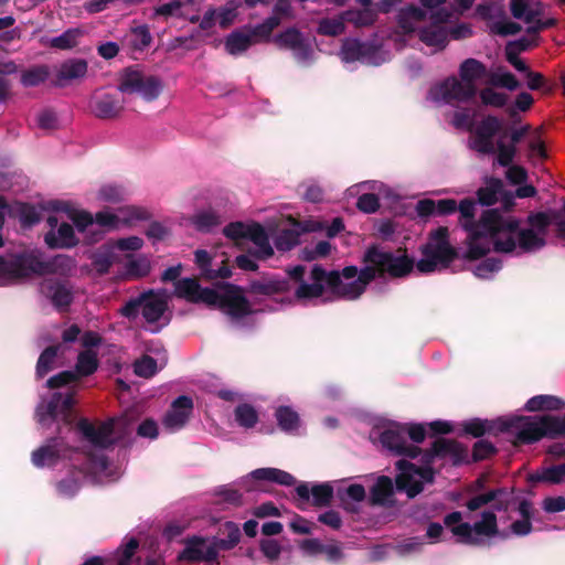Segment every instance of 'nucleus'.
I'll return each mask as SVG.
<instances>
[{"instance_id":"obj_1","label":"nucleus","mask_w":565,"mask_h":565,"mask_svg":"<svg viewBox=\"0 0 565 565\" xmlns=\"http://www.w3.org/2000/svg\"><path fill=\"white\" fill-rule=\"evenodd\" d=\"M362 263L365 266L361 269L351 265L345 266L341 271H327L321 265H315L310 271L312 284L303 281L298 285L295 290L296 299L309 300L321 297L324 292L322 282H326L334 295L355 300L376 278H384L386 275L392 278H403L414 269V262L407 254L395 255L376 245L366 248Z\"/></svg>"},{"instance_id":"obj_2","label":"nucleus","mask_w":565,"mask_h":565,"mask_svg":"<svg viewBox=\"0 0 565 565\" xmlns=\"http://www.w3.org/2000/svg\"><path fill=\"white\" fill-rule=\"evenodd\" d=\"M76 268L72 256L58 254L46 260L33 252L0 255V277L11 280L28 278L31 275H57L70 277Z\"/></svg>"},{"instance_id":"obj_3","label":"nucleus","mask_w":565,"mask_h":565,"mask_svg":"<svg viewBox=\"0 0 565 565\" xmlns=\"http://www.w3.org/2000/svg\"><path fill=\"white\" fill-rule=\"evenodd\" d=\"M501 433L515 431L514 446L531 445L542 438H558L565 430V414L563 416L543 415L539 419L530 416H516L500 422Z\"/></svg>"},{"instance_id":"obj_4","label":"nucleus","mask_w":565,"mask_h":565,"mask_svg":"<svg viewBox=\"0 0 565 565\" xmlns=\"http://www.w3.org/2000/svg\"><path fill=\"white\" fill-rule=\"evenodd\" d=\"M461 520L462 514L459 511H454L444 518L445 525L451 526V533L458 537L459 543L472 546L487 544L489 546L490 543H487L481 536H499L503 540L509 536L507 532L499 530L494 511H483L481 520L475 522L473 525L468 522H461Z\"/></svg>"},{"instance_id":"obj_5","label":"nucleus","mask_w":565,"mask_h":565,"mask_svg":"<svg viewBox=\"0 0 565 565\" xmlns=\"http://www.w3.org/2000/svg\"><path fill=\"white\" fill-rule=\"evenodd\" d=\"M423 257L415 264L417 270L422 274H430L437 269H447L451 263L458 258V250L449 242V232L445 226L429 233L426 244L420 247Z\"/></svg>"},{"instance_id":"obj_6","label":"nucleus","mask_w":565,"mask_h":565,"mask_svg":"<svg viewBox=\"0 0 565 565\" xmlns=\"http://www.w3.org/2000/svg\"><path fill=\"white\" fill-rule=\"evenodd\" d=\"M457 211L460 213L461 225L467 232L477 228L514 232L519 227V220L516 217L504 218L498 209L486 210L479 221H476V201L472 199L461 200L457 204Z\"/></svg>"},{"instance_id":"obj_7","label":"nucleus","mask_w":565,"mask_h":565,"mask_svg":"<svg viewBox=\"0 0 565 565\" xmlns=\"http://www.w3.org/2000/svg\"><path fill=\"white\" fill-rule=\"evenodd\" d=\"M163 88L162 81L154 75H146L136 67H127L119 77L118 90L122 94H140L147 102L159 97Z\"/></svg>"},{"instance_id":"obj_8","label":"nucleus","mask_w":565,"mask_h":565,"mask_svg":"<svg viewBox=\"0 0 565 565\" xmlns=\"http://www.w3.org/2000/svg\"><path fill=\"white\" fill-rule=\"evenodd\" d=\"M505 234V232L503 233ZM546 239L533 228H520L514 232H507L505 236H498L493 242L494 250L498 253H512L519 246L523 252L530 253L543 248Z\"/></svg>"},{"instance_id":"obj_9","label":"nucleus","mask_w":565,"mask_h":565,"mask_svg":"<svg viewBox=\"0 0 565 565\" xmlns=\"http://www.w3.org/2000/svg\"><path fill=\"white\" fill-rule=\"evenodd\" d=\"M39 290L61 313L67 312L74 301V285L67 279L44 278L40 282Z\"/></svg>"},{"instance_id":"obj_10","label":"nucleus","mask_w":565,"mask_h":565,"mask_svg":"<svg viewBox=\"0 0 565 565\" xmlns=\"http://www.w3.org/2000/svg\"><path fill=\"white\" fill-rule=\"evenodd\" d=\"M75 391L67 393L55 392L51 395L46 403H42L36 407L38 422L45 425L47 419L55 420L58 413L62 414L65 424L72 423V411L75 404Z\"/></svg>"},{"instance_id":"obj_11","label":"nucleus","mask_w":565,"mask_h":565,"mask_svg":"<svg viewBox=\"0 0 565 565\" xmlns=\"http://www.w3.org/2000/svg\"><path fill=\"white\" fill-rule=\"evenodd\" d=\"M77 429L82 433L83 437L94 447L108 449L116 445L114 437L116 430L114 419L105 420L96 427L86 418H82L77 423Z\"/></svg>"},{"instance_id":"obj_12","label":"nucleus","mask_w":565,"mask_h":565,"mask_svg":"<svg viewBox=\"0 0 565 565\" xmlns=\"http://www.w3.org/2000/svg\"><path fill=\"white\" fill-rule=\"evenodd\" d=\"M223 296L220 309L234 319L244 318L253 312L248 299L243 294V288L230 282L221 285Z\"/></svg>"},{"instance_id":"obj_13","label":"nucleus","mask_w":565,"mask_h":565,"mask_svg":"<svg viewBox=\"0 0 565 565\" xmlns=\"http://www.w3.org/2000/svg\"><path fill=\"white\" fill-rule=\"evenodd\" d=\"M380 443L396 456L415 459L420 452L418 446L407 443L405 429L402 426L383 430L380 435Z\"/></svg>"},{"instance_id":"obj_14","label":"nucleus","mask_w":565,"mask_h":565,"mask_svg":"<svg viewBox=\"0 0 565 565\" xmlns=\"http://www.w3.org/2000/svg\"><path fill=\"white\" fill-rule=\"evenodd\" d=\"M125 108V100L119 94L95 93L89 100L90 113L99 119L117 118Z\"/></svg>"},{"instance_id":"obj_15","label":"nucleus","mask_w":565,"mask_h":565,"mask_svg":"<svg viewBox=\"0 0 565 565\" xmlns=\"http://www.w3.org/2000/svg\"><path fill=\"white\" fill-rule=\"evenodd\" d=\"M279 49L290 50L299 63L307 62L312 53L310 45L305 41L302 33L296 28H288L275 38Z\"/></svg>"},{"instance_id":"obj_16","label":"nucleus","mask_w":565,"mask_h":565,"mask_svg":"<svg viewBox=\"0 0 565 565\" xmlns=\"http://www.w3.org/2000/svg\"><path fill=\"white\" fill-rule=\"evenodd\" d=\"M207 539L203 536H192L185 541V547L179 554V561H188V562H206L210 564L216 563L218 564V553H216L212 543L203 548Z\"/></svg>"},{"instance_id":"obj_17","label":"nucleus","mask_w":565,"mask_h":565,"mask_svg":"<svg viewBox=\"0 0 565 565\" xmlns=\"http://www.w3.org/2000/svg\"><path fill=\"white\" fill-rule=\"evenodd\" d=\"M321 230V223L316 221L298 222L292 221L290 228H282L275 238V246L279 252L291 250L300 243V236L303 233Z\"/></svg>"},{"instance_id":"obj_18","label":"nucleus","mask_w":565,"mask_h":565,"mask_svg":"<svg viewBox=\"0 0 565 565\" xmlns=\"http://www.w3.org/2000/svg\"><path fill=\"white\" fill-rule=\"evenodd\" d=\"M399 473L395 478L396 489L399 492H405L409 499L415 498L424 490V482L414 479V470L416 465L406 460L399 459L395 463Z\"/></svg>"},{"instance_id":"obj_19","label":"nucleus","mask_w":565,"mask_h":565,"mask_svg":"<svg viewBox=\"0 0 565 565\" xmlns=\"http://www.w3.org/2000/svg\"><path fill=\"white\" fill-rule=\"evenodd\" d=\"M193 412V401L186 395L177 397L163 418V425L171 430L184 427Z\"/></svg>"},{"instance_id":"obj_20","label":"nucleus","mask_w":565,"mask_h":565,"mask_svg":"<svg viewBox=\"0 0 565 565\" xmlns=\"http://www.w3.org/2000/svg\"><path fill=\"white\" fill-rule=\"evenodd\" d=\"M65 444L61 437H52L32 452V463L38 468L53 467L63 457Z\"/></svg>"},{"instance_id":"obj_21","label":"nucleus","mask_w":565,"mask_h":565,"mask_svg":"<svg viewBox=\"0 0 565 565\" xmlns=\"http://www.w3.org/2000/svg\"><path fill=\"white\" fill-rule=\"evenodd\" d=\"M379 46L358 39H345L341 46V58L347 63L355 61L371 62L377 54Z\"/></svg>"},{"instance_id":"obj_22","label":"nucleus","mask_w":565,"mask_h":565,"mask_svg":"<svg viewBox=\"0 0 565 565\" xmlns=\"http://www.w3.org/2000/svg\"><path fill=\"white\" fill-rule=\"evenodd\" d=\"M505 231H486L477 228L468 232V249L465 254V259L477 260L484 257L490 250V243L488 237H493V241L501 236Z\"/></svg>"},{"instance_id":"obj_23","label":"nucleus","mask_w":565,"mask_h":565,"mask_svg":"<svg viewBox=\"0 0 565 565\" xmlns=\"http://www.w3.org/2000/svg\"><path fill=\"white\" fill-rule=\"evenodd\" d=\"M477 86L458 79L455 76L448 77L441 85L443 97L447 103L452 100L468 103L477 95Z\"/></svg>"},{"instance_id":"obj_24","label":"nucleus","mask_w":565,"mask_h":565,"mask_svg":"<svg viewBox=\"0 0 565 565\" xmlns=\"http://www.w3.org/2000/svg\"><path fill=\"white\" fill-rule=\"evenodd\" d=\"M297 495L305 502H308L312 495L315 507H328L333 499V488L329 483L315 484L311 490L308 483L301 482L296 487Z\"/></svg>"},{"instance_id":"obj_25","label":"nucleus","mask_w":565,"mask_h":565,"mask_svg":"<svg viewBox=\"0 0 565 565\" xmlns=\"http://www.w3.org/2000/svg\"><path fill=\"white\" fill-rule=\"evenodd\" d=\"M246 239L252 241L256 246V248L250 252L255 258L267 259L274 255L269 237L264 226L259 223H252L247 225Z\"/></svg>"},{"instance_id":"obj_26","label":"nucleus","mask_w":565,"mask_h":565,"mask_svg":"<svg viewBox=\"0 0 565 565\" xmlns=\"http://www.w3.org/2000/svg\"><path fill=\"white\" fill-rule=\"evenodd\" d=\"M434 451L439 455V459L449 458L454 465L468 461V448L454 439L437 438L434 441Z\"/></svg>"},{"instance_id":"obj_27","label":"nucleus","mask_w":565,"mask_h":565,"mask_svg":"<svg viewBox=\"0 0 565 565\" xmlns=\"http://www.w3.org/2000/svg\"><path fill=\"white\" fill-rule=\"evenodd\" d=\"M507 495V490L504 488L492 489L488 492L477 494L470 498L466 502V507L469 511L473 512L493 502V510L501 512L508 509L509 502L508 500H502V497Z\"/></svg>"},{"instance_id":"obj_28","label":"nucleus","mask_w":565,"mask_h":565,"mask_svg":"<svg viewBox=\"0 0 565 565\" xmlns=\"http://www.w3.org/2000/svg\"><path fill=\"white\" fill-rule=\"evenodd\" d=\"M241 529L233 521H226L218 526L217 536L212 540L216 553L220 551H231L241 541Z\"/></svg>"},{"instance_id":"obj_29","label":"nucleus","mask_w":565,"mask_h":565,"mask_svg":"<svg viewBox=\"0 0 565 565\" xmlns=\"http://www.w3.org/2000/svg\"><path fill=\"white\" fill-rule=\"evenodd\" d=\"M142 294H149L146 296L145 300H142V317L150 324L159 322L168 310V301L152 289L143 291Z\"/></svg>"},{"instance_id":"obj_30","label":"nucleus","mask_w":565,"mask_h":565,"mask_svg":"<svg viewBox=\"0 0 565 565\" xmlns=\"http://www.w3.org/2000/svg\"><path fill=\"white\" fill-rule=\"evenodd\" d=\"M88 70L87 62L84 58H70L64 61L56 74L55 85L63 87L68 82L83 78Z\"/></svg>"},{"instance_id":"obj_31","label":"nucleus","mask_w":565,"mask_h":565,"mask_svg":"<svg viewBox=\"0 0 565 565\" xmlns=\"http://www.w3.org/2000/svg\"><path fill=\"white\" fill-rule=\"evenodd\" d=\"M116 427L114 437L116 444L122 447H129L132 444V431L135 429V424L138 419V414L132 411H126L121 416L117 418H113Z\"/></svg>"},{"instance_id":"obj_32","label":"nucleus","mask_w":565,"mask_h":565,"mask_svg":"<svg viewBox=\"0 0 565 565\" xmlns=\"http://www.w3.org/2000/svg\"><path fill=\"white\" fill-rule=\"evenodd\" d=\"M45 244L51 248H72L78 244L74 228L68 223H62L57 232L49 231L44 236Z\"/></svg>"},{"instance_id":"obj_33","label":"nucleus","mask_w":565,"mask_h":565,"mask_svg":"<svg viewBox=\"0 0 565 565\" xmlns=\"http://www.w3.org/2000/svg\"><path fill=\"white\" fill-rule=\"evenodd\" d=\"M290 284L288 279L263 278L253 280L249 284L248 292L253 295L273 296L289 291Z\"/></svg>"},{"instance_id":"obj_34","label":"nucleus","mask_w":565,"mask_h":565,"mask_svg":"<svg viewBox=\"0 0 565 565\" xmlns=\"http://www.w3.org/2000/svg\"><path fill=\"white\" fill-rule=\"evenodd\" d=\"M53 211L66 212L73 221L78 232H85L94 225V216L87 211H74L70 209V203L64 201H52L49 203Z\"/></svg>"},{"instance_id":"obj_35","label":"nucleus","mask_w":565,"mask_h":565,"mask_svg":"<svg viewBox=\"0 0 565 565\" xmlns=\"http://www.w3.org/2000/svg\"><path fill=\"white\" fill-rule=\"evenodd\" d=\"M503 419L498 420H489V419H481V418H472L470 420H466L461 424L462 431L465 435H470L475 438H480L484 435H498V433H501L499 430L500 422Z\"/></svg>"},{"instance_id":"obj_36","label":"nucleus","mask_w":565,"mask_h":565,"mask_svg":"<svg viewBox=\"0 0 565 565\" xmlns=\"http://www.w3.org/2000/svg\"><path fill=\"white\" fill-rule=\"evenodd\" d=\"M249 477L256 481H270L286 487L296 483V478L291 473L278 468H258L253 470Z\"/></svg>"},{"instance_id":"obj_37","label":"nucleus","mask_w":565,"mask_h":565,"mask_svg":"<svg viewBox=\"0 0 565 565\" xmlns=\"http://www.w3.org/2000/svg\"><path fill=\"white\" fill-rule=\"evenodd\" d=\"M449 32L443 25L431 24L419 31V40L428 46L441 51L448 44Z\"/></svg>"},{"instance_id":"obj_38","label":"nucleus","mask_w":565,"mask_h":565,"mask_svg":"<svg viewBox=\"0 0 565 565\" xmlns=\"http://www.w3.org/2000/svg\"><path fill=\"white\" fill-rule=\"evenodd\" d=\"M343 19L361 29L374 25L377 21V14L374 8L349 9L343 11Z\"/></svg>"},{"instance_id":"obj_39","label":"nucleus","mask_w":565,"mask_h":565,"mask_svg":"<svg viewBox=\"0 0 565 565\" xmlns=\"http://www.w3.org/2000/svg\"><path fill=\"white\" fill-rule=\"evenodd\" d=\"M487 66L477 58H467L459 66V76L468 84L476 85V82L487 76Z\"/></svg>"},{"instance_id":"obj_40","label":"nucleus","mask_w":565,"mask_h":565,"mask_svg":"<svg viewBox=\"0 0 565 565\" xmlns=\"http://www.w3.org/2000/svg\"><path fill=\"white\" fill-rule=\"evenodd\" d=\"M252 35L245 30H235L225 39V50L231 55L246 52L253 44Z\"/></svg>"},{"instance_id":"obj_41","label":"nucleus","mask_w":565,"mask_h":565,"mask_svg":"<svg viewBox=\"0 0 565 565\" xmlns=\"http://www.w3.org/2000/svg\"><path fill=\"white\" fill-rule=\"evenodd\" d=\"M394 493L392 479L381 476L370 489V503L372 505H384Z\"/></svg>"},{"instance_id":"obj_42","label":"nucleus","mask_w":565,"mask_h":565,"mask_svg":"<svg viewBox=\"0 0 565 565\" xmlns=\"http://www.w3.org/2000/svg\"><path fill=\"white\" fill-rule=\"evenodd\" d=\"M503 190V182L498 178H489L486 185L477 191L478 202L484 206H491L497 203L499 194Z\"/></svg>"},{"instance_id":"obj_43","label":"nucleus","mask_w":565,"mask_h":565,"mask_svg":"<svg viewBox=\"0 0 565 565\" xmlns=\"http://www.w3.org/2000/svg\"><path fill=\"white\" fill-rule=\"evenodd\" d=\"M565 406V402L554 395H536L531 397L526 404L527 412L558 411Z\"/></svg>"},{"instance_id":"obj_44","label":"nucleus","mask_w":565,"mask_h":565,"mask_svg":"<svg viewBox=\"0 0 565 565\" xmlns=\"http://www.w3.org/2000/svg\"><path fill=\"white\" fill-rule=\"evenodd\" d=\"M61 345H50L45 348L40 354L35 374L39 379H43L46 374H49L55 367V361L57 358V353L60 351Z\"/></svg>"},{"instance_id":"obj_45","label":"nucleus","mask_w":565,"mask_h":565,"mask_svg":"<svg viewBox=\"0 0 565 565\" xmlns=\"http://www.w3.org/2000/svg\"><path fill=\"white\" fill-rule=\"evenodd\" d=\"M191 223L202 233H209L218 226L222 221L221 216L213 210L200 211L191 217Z\"/></svg>"},{"instance_id":"obj_46","label":"nucleus","mask_w":565,"mask_h":565,"mask_svg":"<svg viewBox=\"0 0 565 565\" xmlns=\"http://www.w3.org/2000/svg\"><path fill=\"white\" fill-rule=\"evenodd\" d=\"M98 369L97 354L92 350L83 351L77 356L75 373L77 376H89Z\"/></svg>"},{"instance_id":"obj_47","label":"nucleus","mask_w":565,"mask_h":565,"mask_svg":"<svg viewBox=\"0 0 565 565\" xmlns=\"http://www.w3.org/2000/svg\"><path fill=\"white\" fill-rule=\"evenodd\" d=\"M345 22L343 12L337 18H323L318 23L317 32L320 35L338 36L345 32Z\"/></svg>"},{"instance_id":"obj_48","label":"nucleus","mask_w":565,"mask_h":565,"mask_svg":"<svg viewBox=\"0 0 565 565\" xmlns=\"http://www.w3.org/2000/svg\"><path fill=\"white\" fill-rule=\"evenodd\" d=\"M201 286L195 278H182L175 282V296L195 303Z\"/></svg>"},{"instance_id":"obj_49","label":"nucleus","mask_w":565,"mask_h":565,"mask_svg":"<svg viewBox=\"0 0 565 565\" xmlns=\"http://www.w3.org/2000/svg\"><path fill=\"white\" fill-rule=\"evenodd\" d=\"M126 276L128 279H139L149 275L151 264L145 256L138 258L131 257L125 265Z\"/></svg>"},{"instance_id":"obj_50","label":"nucleus","mask_w":565,"mask_h":565,"mask_svg":"<svg viewBox=\"0 0 565 565\" xmlns=\"http://www.w3.org/2000/svg\"><path fill=\"white\" fill-rule=\"evenodd\" d=\"M278 426L284 431H291L299 426V415L289 406H279L275 413Z\"/></svg>"},{"instance_id":"obj_51","label":"nucleus","mask_w":565,"mask_h":565,"mask_svg":"<svg viewBox=\"0 0 565 565\" xmlns=\"http://www.w3.org/2000/svg\"><path fill=\"white\" fill-rule=\"evenodd\" d=\"M503 127L502 120L493 115H488L478 124L475 135L482 138L493 139L495 135L501 132Z\"/></svg>"},{"instance_id":"obj_52","label":"nucleus","mask_w":565,"mask_h":565,"mask_svg":"<svg viewBox=\"0 0 565 565\" xmlns=\"http://www.w3.org/2000/svg\"><path fill=\"white\" fill-rule=\"evenodd\" d=\"M49 67L46 65H39L25 70L21 74V84L24 87H35L44 83L49 77Z\"/></svg>"},{"instance_id":"obj_53","label":"nucleus","mask_w":565,"mask_h":565,"mask_svg":"<svg viewBox=\"0 0 565 565\" xmlns=\"http://www.w3.org/2000/svg\"><path fill=\"white\" fill-rule=\"evenodd\" d=\"M235 420L244 428H253L258 422L256 409L247 403H242L235 407Z\"/></svg>"},{"instance_id":"obj_54","label":"nucleus","mask_w":565,"mask_h":565,"mask_svg":"<svg viewBox=\"0 0 565 565\" xmlns=\"http://www.w3.org/2000/svg\"><path fill=\"white\" fill-rule=\"evenodd\" d=\"M533 481L559 484L565 480V463L551 466L532 476Z\"/></svg>"},{"instance_id":"obj_55","label":"nucleus","mask_w":565,"mask_h":565,"mask_svg":"<svg viewBox=\"0 0 565 565\" xmlns=\"http://www.w3.org/2000/svg\"><path fill=\"white\" fill-rule=\"evenodd\" d=\"M82 471L74 470L56 483L58 493L66 498L74 497L81 488Z\"/></svg>"},{"instance_id":"obj_56","label":"nucleus","mask_w":565,"mask_h":565,"mask_svg":"<svg viewBox=\"0 0 565 565\" xmlns=\"http://www.w3.org/2000/svg\"><path fill=\"white\" fill-rule=\"evenodd\" d=\"M129 44L134 50L143 51L152 42L149 28L147 25H139L131 30L128 38Z\"/></svg>"},{"instance_id":"obj_57","label":"nucleus","mask_w":565,"mask_h":565,"mask_svg":"<svg viewBox=\"0 0 565 565\" xmlns=\"http://www.w3.org/2000/svg\"><path fill=\"white\" fill-rule=\"evenodd\" d=\"M479 97L483 106H491L494 108L504 107L509 100L508 94L497 92L491 87L482 88L479 92Z\"/></svg>"},{"instance_id":"obj_58","label":"nucleus","mask_w":565,"mask_h":565,"mask_svg":"<svg viewBox=\"0 0 565 565\" xmlns=\"http://www.w3.org/2000/svg\"><path fill=\"white\" fill-rule=\"evenodd\" d=\"M134 372L136 375L150 379L158 372L157 360L148 354H143L134 363Z\"/></svg>"},{"instance_id":"obj_59","label":"nucleus","mask_w":565,"mask_h":565,"mask_svg":"<svg viewBox=\"0 0 565 565\" xmlns=\"http://www.w3.org/2000/svg\"><path fill=\"white\" fill-rule=\"evenodd\" d=\"M81 31L77 29H68L61 35L51 39L50 46L58 50H70L76 46L77 38Z\"/></svg>"},{"instance_id":"obj_60","label":"nucleus","mask_w":565,"mask_h":565,"mask_svg":"<svg viewBox=\"0 0 565 565\" xmlns=\"http://www.w3.org/2000/svg\"><path fill=\"white\" fill-rule=\"evenodd\" d=\"M280 24L279 17H268L264 20V22L255 25L249 29L248 32L253 38H259L264 40H268L273 33V31Z\"/></svg>"},{"instance_id":"obj_61","label":"nucleus","mask_w":565,"mask_h":565,"mask_svg":"<svg viewBox=\"0 0 565 565\" xmlns=\"http://www.w3.org/2000/svg\"><path fill=\"white\" fill-rule=\"evenodd\" d=\"M489 83L494 87L507 88L511 92L518 89L521 85L518 78L510 72L491 73Z\"/></svg>"},{"instance_id":"obj_62","label":"nucleus","mask_w":565,"mask_h":565,"mask_svg":"<svg viewBox=\"0 0 565 565\" xmlns=\"http://www.w3.org/2000/svg\"><path fill=\"white\" fill-rule=\"evenodd\" d=\"M139 547V541L131 537L122 551L119 552V557L116 565H140L139 558H135L137 548Z\"/></svg>"},{"instance_id":"obj_63","label":"nucleus","mask_w":565,"mask_h":565,"mask_svg":"<svg viewBox=\"0 0 565 565\" xmlns=\"http://www.w3.org/2000/svg\"><path fill=\"white\" fill-rule=\"evenodd\" d=\"M495 151H498V163L501 167H510L516 154V147L511 143L507 145L502 139H499L495 145Z\"/></svg>"},{"instance_id":"obj_64","label":"nucleus","mask_w":565,"mask_h":565,"mask_svg":"<svg viewBox=\"0 0 565 565\" xmlns=\"http://www.w3.org/2000/svg\"><path fill=\"white\" fill-rule=\"evenodd\" d=\"M526 223L529 224L530 228H533L536 233L545 237L547 228L551 224V218L545 212H536L531 213L527 216Z\"/></svg>"}]
</instances>
